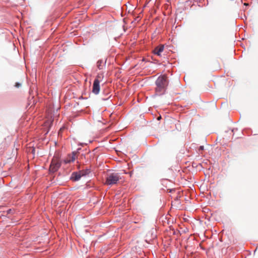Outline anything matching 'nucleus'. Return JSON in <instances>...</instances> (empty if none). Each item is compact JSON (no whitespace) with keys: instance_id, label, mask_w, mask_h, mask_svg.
Listing matches in <instances>:
<instances>
[{"instance_id":"0eeeda50","label":"nucleus","mask_w":258,"mask_h":258,"mask_svg":"<svg viewBox=\"0 0 258 258\" xmlns=\"http://www.w3.org/2000/svg\"><path fill=\"white\" fill-rule=\"evenodd\" d=\"M164 47L163 45H159L156 47L154 50V53L158 56H160L161 53L163 52Z\"/></svg>"},{"instance_id":"4468645a","label":"nucleus","mask_w":258,"mask_h":258,"mask_svg":"<svg viewBox=\"0 0 258 258\" xmlns=\"http://www.w3.org/2000/svg\"><path fill=\"white\" fill-rule=\"evenodd\" d=\"M160 118H161V116L159 117L158 118V119H160Z\"/></svg>"},{"instance_id":"f8f14e48","label":"nucleus","mask_w":258,"mask_h":258,"mask_svg":"<svg viewBox=\"0 0 258 258\" xmlns=\"http://www.w3.org/2000/svg\"><path fill=\"white\" fill-rule=\"evenodd\" d=\"M199 150H204V146H200Z\"/></svg>"},{"instance_id":"f03ea898","label":"nucleus","mask_w":258,"mask_h":258,"mask_svg":"<svg viewBox=\"0 0 258 258\" xmlns=\"http://www.w3.org/2000/svg\"><path fill=\"white\" fill-rule=\"evenodd\" d=\"M120 179L119 173H112L109 174L106 178L105 183L107 185H112L116 184Z\"/></svg>"},{"instance_id":"9b49d317","label":"nucleus","mask_w":258,"mask_h":258,"mask_svg":"<svg viewBox=\"0 0 258 258\" xmlns=\"http://www.w3.org/2000/svg\"><path fill=\"white\" fill-rule=\"evenodd\" d=\"M144 256L143 255H140L141 256V258H144V256H149V255L148 254H146L145 253V252H144Z\"/></svg>"},{"instance_id":"423d86ee","label":"nucleus","mask_w":258,"mask_h":258,"mask_svg":"<svg viewBox=\"0 0 258 258\" xmlns=\"http://www.w3.org/2000/svg\"><path fill=\"white\" fill-rule=\"evenodd\" d=\"M76 154L77 153L76 152H73L72 154L70 155L65 160V163H68L71 162H74L76 159Z\"/></svg>"},{"instance_id":"20e7f679","label":"nucleus","mask_w":258,"mask_h":258,"mask_svg":"<svg viewBox=\"0 0 258 258\" xmlns=\"http://www.w3.org/2000/svg\"><path fill=\"white\" fill-rule=\"evenodd\" d=\"M60 162L57 158H53L49 167V170L51 172H56L60 167Z\"/></svg>"},{"instance_id":"6e6552de","label":"nucleus","mask_w":258,"mask_h":258,"mask_svg":"<svg viewBox=\"0 0 258 258\" xmlns=\"http://www.w3.org/2000/svg\"><path fill=\"white\" fill-rule=\"evenodd\" d=\"M103 78L104 75L103 74H98V75L96 76L94 81L98 82V83H100V82H102Z\"/></svg>"},{"instance_id":"f257e3e1","label":"nucleus","mask_w":258,"mask_h":258,"mask_svg":"<svg viewBox=\"0 0 258 258\" xmlns=\"http://www.w3.org/2000/svg\"><path fill=\"white\" fill-rule=\"evenodd\" d=\"M156 92L157 95H161L164 93L165 88L168 85L167 77L165 75L158 77L156 81Z\"/></svg>"},{"instance_id":"1a4fd4ad","label":"nucleus","mask_w":258,"mask_h":258,"mask_svg":"<svg viewBox=\"0 0 258 258\" xmlns=\"http://www.w3.org/2000/svg\"><path fill=\"white\" fill-rule=\"evenodd\" d=\"M103 63V61L101 60H99L97 62V66L98 68L100 70L102 69L103 68V66L102 64Z\"/></svg>"},{"instance_id":"9d476101","label":"nucleus","mask_w":258,"mask_h":258,"mask_svg":"<svg viewBox=\"0 0 258 258\" xmlns=\"http://www.w3.org/2000/svg\"><path fill=\"white\" fill-rule=\"evenodd\" d=\"M21 86V84L19 83H16L15 86L17 88H19Z\"/></svg>"},{"instance_id":"7ed1b4c3","label":"nucleus","mask_w":258,"mask_h":258,"mask_svg":"<svg viewBox=\"0 0 258 258\" xmlns=\"http://www.w3.org/2000/svg\"><path fill=\"white\" fill-rule=\"evenodd\" d=\"M89 173L90 170L88 169L80 170L79 172H75L72 173L71 179L73 181H78L82 176L87 175Z\"/></svg>"},{"instance_id":"39448f33","label":"nucleus","mask_w":258,"mask_h":258,"mask_svg":"<svg viewBox=\"0 0 258 258\" xmlns=\"http://www.w3.org/2000/svg\"><path fill=\"white\" fill-rule=\"evenodd\" d=\"M100 91V83L94 81L92 88V92L95 94H98Z\"/></svg>"},{"instance_id":"ddd939ff","label":"nucleus","mask_w":258,"mask_h":258,"mask_svg":"<svg viewBox=\"0 0 258 258\" xmlns=\"http://www.w3.org/2000/svg\"><path fill=\"white\" fill-rule=\"evenodd\" d=\"M248 5V4H247V3H244V5H245V6H247V5Z\"/></svg>"}]
</instances>
